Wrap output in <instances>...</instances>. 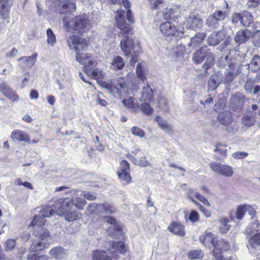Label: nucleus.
Instances as JSON below:
<instances>
[{
    "label": "nucleus",
    "instance_id": "obj_1",
    "mask_svg": "<svg viewBox=\"0 0 260 260\" xmlns=\"http://www.w3.org/2000/svg\"><path fill=\"white\" fill-rule=\"evenodd\" d=\"M103 85L108 93L120 99H121L124 94L128 92L127 85L124 77H117L111 82H105Z\"/></svg>",
    "mask_w": 260,
    "mask_h": 260
},
{
    "label": "nucleus",
    "instance_id": "obj_2",
    "mask_svg": "<svg viewBox=\"0 0 260 260\" xmlns=\"http://www.w3.org/2000/svg\"><path fill=\"white\" fill-rule=\"evenodd\" d=\"M192 59L196 64H200L205 59L202 67L206 72L213 65L214 56L207 46H204L193 53Z\"/></svg>",
    "mask_w": 260,
    "mask_h": 260
},
{
    "label": "nucleus",
    "instance_id": "obj_3",
    "mask_svg": "<svg viewBox=\"0 0 260 260\" xmlns=\"http://www.w3.org/2000/svg\"><path fill=\"white\" fill-rule=\"evenodd\" d=\"M67 42L70 49L77 52L76 55V60L80 64L84 63V61L87 59L86 57H88V55L80 53L78 51L85 49L87 46L85 40L77 36L72 35L68 38Z\"/></svg>",
    "mask_w": 260,
    "mask_h": 260
},
{
    "label": "nucleus",
    "instance_id": "obj_4",
    "mask_svg": "<svg viewBox=\"0 0 260 260\" xmlns=\"http://www.w3.org/2000/svg\"><path fill=\"white\" fill-rule=\"evenodd\" d=\"M35 238L30 246L32 251L42 250L47 247L48 239L50 237L49 231L47 229H40L34 231Z\"/></svg>",
    "mask_w": 260,
    "mask_h": 260
},
{
    "label": "nucleus",
    "instance_id": "obj_5",
    "mask_svg": "<svg viewBox=\"0 0 260 260\" xmlns=\"http://www.w3.org/2000/svg\"><path fill=\"white\" fill-rule=\"evenodd\" d=\"M64 26L69 29L84 32L90 28L89 20L85 15L76 16L69 21L63 20Z\"/></svg>",
    "mask_w": 260,
    "mask_h": 260
},
{
    "label": "nucleus",
    "instance_id": "obj_6",
    "mask_svg": "<svg viewBox=\"0 0 260 260\" xmlns=\"http://www.w3.org/2000/svg\"><path fill=\"white\" fill-rule=\"evenodd\" d=\"M217 119L225 131L234 134L238 130V123L234 121L233 114L230 111L220 112L217 116Z\"/></svg>",
    "mask_w": 260,
    "mask_h": 260
},
{
    "label": "nucleus",
    "instance_id": "obj_7",
    "mask_svg": "<svg viewBox=\"0 0 260 260\" xmlns=\"http://www.w3.org/2000/svg\"><path fill=\"white\" fill-rule=\"evenodd\" d=\"M86 211L90 214H113L116 210L111 204L107 203L103 204L91 203L88 206Z\"/></svg>",
    "mask_w": 260,
    "mask_h": 260
},
{
    "label": "nucleus",
    "instance_id": "obj_8",
    "mask_svg": "<svg viewBox=\"0 0 260 260\" xmlns=\"http://www.w3.org/2000/svg\"><path fill=\"white\" fill-rule=\"evenodd\" d=\"M229 15V11H215L208 16L206 20V24L209 27L217 28L219 27V22L223 21Z\"/></svg>",
    "mask_w": 260,
    "mask_h": 260
},
{
    "label": "nucleus",
    "instance_id": "obj_9",
    "mask_svg": "<svg viewBox=\"0 0 260 260\" xmlns=\"http://www.w3.org/2000/svg\"><path fill=\"white\" fill-rule=\"evenodd\" d=\"M105 221L110 224L107 230L108 235L115 239L122 236L121 226L116 222L115 218L110 216H105Z\"/></svg>",
    "mask_w": 260,
    "mask_h": 260
},
{
    "label": "nucleus",
    "instance_id": "obj_10",
    "mask_svg": "<svg viewBox=\"0 0 260 260\" xmlns=\"http://www.w3.org/2000/svg\"><path fill=\"white\" fill-rule=\"evenodd\" d=\"M129 163L125 160L121 161L117 174L123 184H127L131 182L132 177L129 174Z\"/></svg>",
    "mask_w": 260,
    "mask_h": 260
},
{
    "label": "nucleus",
    "instance_id": "obj_11",
    "mask_svg": "<svg viewBox=\"0 0 260 260\" xmlns=\"http://www.w3.org/2000/svg\"><path fill=\"white\" fill-rule=\"evenodd\" d=\"M115 20L117 27L121 30L120 33L123 34H128L132 30L129 24L126 23L125 21L124 10H117L115 16Z\"/></svg>",
    "mask_w": 260,
    "mask_h": 260
},
{
    "label": "nucleus",
    "instance_id": "obj_12",
    "mask_svg": "<svg viewBox=\"0 0 260 260\" xmlns=\"http://www.w3.org/2000/svg\"><path fill=\"white\" fill-rule=\"evenodd\" d=\"M210 166L212 171L223 176L231 177L233 174V169L229 166L212 161Z\"/></svg>",
    "mask_w": 260,
    "mask_h": 260
},
{
    "label": "nucleus",
    "instance_id": "obj_13",
    "mask_svg": "<svg viewBox=\"0 0 260 260\" xmlns=\"http://www.w3.org/2000/svg\"><path fill=\"white\" fill-rule=\"evenodd\" d=\"M244 102V96L240 92H237L230 100V108L234 111H239L243 108Z\"/></svg>",
    "mask_w": 260,
    "mask_h": 260
},
{
    "label": "nucleus",
    "instance_id": "obj_14",
    "mask_svg": "<svg viewBox=\"0 0 260 260\" xmlns=\"http://www.w3.org/2000/svg\"><path fill=\"white\" fill-rule=\"evenodd\" d=\"M0 92L12 102L17 101L19 100V96L16 92L13 90L10 87L5 83H0Z\"/></svg>",
    "mask_w": 260,
    "mask_h": 260
},
{
    "label": "nucleus",
    "instance_id": "obj_15",
    "mask_svg": "<svg viewBox=\"0 0 260 260\" xmlns=\"http://www.w3.org/2000/svg\"><path fill=\"white\" fill-rule=\"evenodd\" d=\"M76 5L71 0H61L59 2L58 12L61 14L72 13L75 11Z\"/></svg>",
    "mask_w": 260,
    "mask_h": 260
},
{
    "label": "nucleus",
    "instance_id": "obj_16",
    "mask_svg": "<svg viewBox=\"0 0 260 260\" xmlns=\"http://www.w3.org/2000/svg\"><path fill=\"white\" fill-rule=\"evenodd\" d=\"M239 65L231 63L225 72L224 80L227 83L231 82L239 73Z\"/></svg>",
    "mask_w": 260,
    "mask_h": 260
},
{
    "label": "nucleus",
    "instance_id": "obj_17",
    "mask_svg": "<svg viewBox=\"0 0 260 260\" xmlns=\"http://www.w3.org/2000/svg\"><path fill=\"white\" fill-rule=\"evenodd\" d=\"M226 35L221 31L213 32L207 39V43L210 46H216L223 41Z\"/></svg>",
    "mask_w": 260,
    "mask_h": 260
},
{
    "label": "nucleus",
    "instance_id": "obj_18",
    "mask_svg": "<svg viewBox=\"0 0 260 260\" xmlns=\"http://www.w3.org/2000/svg\"><path fill=\"white\" fill-rule=\"evenodd\" d=\"M202 22V19L198 15L191 14L187 18L186 21V27L191 29H195L201 27Z\"/></svg>",
    "mask_w": 260,
    "mask_h": 260
},
{
    "label": "nucleus",
    "instance_id": "obj_19",
    "mask_svg": "<svg viewBox=\"0 0 260 260\" xmlns=\"http://www.w3.org/2000/svg\"><path fill=\"white\" fill-rule=\"evenodd\" d=\"M121 50L125 53V55L128 56L132 50L134 49L133 40L128 36H124L120 42Z\"/></svg>",
    "mask_w": 260,
    "mask_h": 260
},
{
    "label": "nucleus",
    "instance_id": "obj_20",
    "mask_svg": "<svg viewBox=\"0 0 260 260\" xmlns=\"http://www.w3.org/2000/svg\"><path fill=\"white\" fill-rule=\"evenodd\" d=\"M161 32L166 36H174L177 30L175 25L171 22L162 23L159 26Z\"/></svg>",
    "mask_w": 260,
    "mask_h": 260
},
{
    "label": "nucleus",
    "instance_id": "obj_21",
    "mask_svg": "<svg viewBox=\"0 0 260 260\" xmlns=\"http://www.w3.org/2000/svg\"><path fill=\"white\" fill-rule=\"evenodd\" d=\"M73 205H74L73 202H72V198L70 199H66L64 200H60L57 203V213L59 215H61L62 214H64L67 210L68 208H71Z\"/></svg>",
    "mask_w": 260,
    "mask_h": 260
},
{
    "label": "nucleus",
    "instance_id": "obj_22",
    "mask_svg": "<svg viewBox=\"0 0 260 260\" xmlns=\"http://www.w3.org/2000/svg\"><path fill=\"white\" fill-rule=\"evenodd\" d=\"M252 35V32L248 29L238 31L234 36V40L238 44H241L247 41Z\"/></svg>",
    "mask_w": 260,
    "mask_h": 260
},
{
    "label": "nucleus",
    "instance_id": "obj_23",
    "mask_svg": "<svg viewBox=\"0 0 260 260\" xmlns=\"http://www.w3.org/2000/svg\"><path fill=\"white\" fill-rule=\"evenodd\" d=\"M37 60V54H34L30 56H23L19 58L20 61L19 66L21 68L25 69L26 68L32 67Z\"/></svg>",
    "mask_w": 260,
    "mask_h": 260
},
{
    "label": "nucleus",
    "instance_id": "obj_24",
    "mask_svg": "<svg viewBox=\"0 0 260 260\" xmlns=\"http://www.w3.org/2000/svg\"><path fill=\"white\" fill-rule=\"evenodd\" d=\"M200 240L205 246L210 247V245L214 246L216 238L212 233L206 231L200 236Z\"/></svg>",
    "mask_w": 260,
    "mask_h": 260
},
{
    "label": "nucleus",
    "instance_id": "obj_25",
    "mask_svg": "<svg viewBox=\"0 0 260 260\" xmlns=\"http://www.w3.org/2000/svg\"><path fill=\"white\" fill-rule=\"evenodd\" d=\"M107 244L109 246H107V249L111 252L119 250L120 253H122L126 250L124 243L122 241H117L116 242L109 241Z\"/></svg>",
    "mask_w": 260,
    "mask_h": 260
},
{
    "label": "nucleus",
    "instance_id": "obj_26",
    "mask_svg": "<svg viewBox=\"0 0 260 260\" xmlns=\"http://www.w3.org/2000/svg\"><path fill=\"white\" fill-rule=\"evenodd\" d=\"M242 124L247 128L254 125L256 121V115L251 112L244 114L241 119Z\"/></svg>",
    "mask_w": 260,
    "mask_h": 260
},
{
    "label": "nucleus",
    "instance_id": "obj_27",
    "mask_svg": "<svg viewBox=\"0 0 260 260\" xmlns=\"http://www.w3.org/2000/svg\"><path fill=\"white\" fill-rule=\"evenodd\" d=\"M158 126L160 128L164 131L169 135L173 133V126L170 125L165 120L163 119L161 117L157 116L155 117Z\"/></svg>",
    "mask_w": 260,
    "mask_h": 260
},
{
    "label": "nucleus",
    "instance_id": "obj_28",
    "mask_svg": "<svg viewBox=\"0 0 260 260\" xmlns=\"http://www.w3.org/2000/svg\"><path fill=\"white\" fill-rule=\"evenodd\" d=\"M44 217L40 213L36 215L30 223V225L34 228V231H39L40 229H46L43 226L44 225L45 220Z\"/></svg>",
    "mask_w": 260,
    "mask_h": 260
},
{
    "label": "nucleus",
    "instance_id": "obj_29",
    "mask_svg": "<svg viewBox=\"0 0 260 260\" xmlns=\"http://www.w3.org/2000/svg\"><path fill=\"white\" fill-rule=\"evenodd\" d=\"M11 138L13 140H16L19 142H30L28 135L18 129L14 130L12 132Z\"/></svg>",
    "mask_w": 260,
    "mask_h": 260
},
{
    "label": "nucleus",
    "instance_id": "obj_30",
    "mask_svg": "<svg viewBox=\"0 0 260 260\" xmlns=\"http://www.w3.org/2000/svg\"><path fill=\"white\" fill-rule=\"evenodd\" d=\"M168 229L171 232L180 236H184L185 234L184 226L178 222H172Z\"/></svg>",
    "mask_w": 260,
    "mask_h": 260
},
{
    "label": "nucleus",
    "instance_id": "obj_31",
    "mask_svg": "<svg viewBox=\"0 0 260 260\" xmlns=\"http://www.w3.org/2000/svg\"><path fill=\"white\" fill-rule=\"evenodd\" d=\"M206 36V32L198 33L190 39V42L188 44L189 47L196 48L202 44Z\"/></svg>",
    "mask_w": 260,
    "mask_h": 260
},
{
    "label": "nucleus",
    "instance_id": "obj_32",
    "mask_svg": "<svg viewBox=\"0 0 260 260\" xmlns=\"http://www.w3.org/2000/svg\"><path fill=\"white\" fill-rule=\"evenodd\" d=\"M49 254L55 258L62 259L66 257L67 252L62 247L56 246L50 250Z\"/></svg>",
    "mask_w": 260,
    "mask_h": 260
},
{
    "label": "nucleus",
    "instance_id": "obj_33",
    "mask_svg": "<svg viewBox=\"0 0 260 260\" xmlns=\"http://www.w3.org/2000/svg\"><path fill=\"white\" fill-rule=\"evenodd\" d=\"M153 98L152 90L150 86L147 84L143 87L142 92L141 101L150 102Z\"/></svg>",
    "mask_w": 260,
    "mask_h": 260
},
{
    "label": "nucleus",
    "instance_id": "obj_34",
    "mask_svg": "<svg viewBox=\"0 0 260 260\" xmlns=\"http://www.w3.org/2000/svg\"><path fill=\"white\" fill-rule=\"evenodd\" d=\"M70 193L73 195L82 196L84 198L90 201L95 200L96 199V196L94 192L85 191H82L77 189H72L70 191Z\"/></svg>",
    "mask_w": 260,
    "mask_h": 260
},
{
    "label": "nucleus",
    "instance_id": "obj_35",
    "mask_svg": "<svg viewBox=\"0 0 260 260\" xmlns=\"http://www.w3.org/2000/svg\"><path fill=\"white\" fill-rule=\"evenodd\" d=\"M248 68L252 72H255L260 69V56L255 55L252 58L250 62L247 63Z\"/></svg>",
    "mask_w": 260,
    "mask_h": 260
},
{
    "label": "nucleus",
    "instance_id": "obj_36",
    "mask_svg": "<svg viewBox=\"0 0 260 260\" xmlns=\"http://www.w3.org/2000/svg\"><path fill=\"white\" fill-rule=\"evenodd\" d=\"M64 214L66 220L68 221H73L82 217V214L77 211L67 210Z\"/></svg>",
    "mask_w": 260,
    "mask_h": 260
},
{
    "label": "nucleus",
    "instance_id": "obj_37",
    "mask_svg": "<svg viewBox=\"0 0 260 260\" xmlns=\"http://www.w3.org/2000/svg\"><path fill=\"white\" fill-rule=\"evenodd\" d=\"M253 21V16L248 11L241 12V24L245 26L248 27Z\"/></svg>",
    "mask_w": 260,
    "mask_h": 260
},
{
    "label": "nucleus",
    "instance_id": "obj_38",
    "mask_svg": "<svg viewBox=\"0 0 260 260\" xmlns=\"http://www.w3.org/2000/svg\"><path fill=\"white\" fill-rule=\"evenodd\" d=\"M111 64L113 70H120L123 68L125 62L122 57L119 56H116L113 57Z\"/></svg>",
    "mask_w": 260,
    "mask_h": 260
},
{
    "label": "nucleus",
    "instance_id": "obj_39",
    "mask_svg": "<svg viewBox=\"0 0 260 260\" xmlns=\"http://www.w3.org/2000/svg\"><path fill=\"white\" fill-rule=\"evenodd\" d=\"M55 209H57L56 205H52L51 206H46L41 210L39 213L44 217H49L55 213Z\"/></svg>",
    "mask_w": 260,
    "mask_h": 260
},
{
    "label": "nucleus",
    "instance_id": "obj_40",
    "mask_svg": "<svg viewBox=\"0 0 260 260\" xmlns=\"http://www.w3.org/2000/svg\"><path fill=\"white\" fill-rule=\"evenodd\" d=\"M92 260H112L103 250H94L92 252Z\"/></svg>",
    "mask_w": 260,
    "mask_h": 260
},
{
    "label": "nucleus",
    "instance_id": "obj_41",
    "mask_svg": "<svg viewBox=\"0 0 260 260\" xmlns=\"http://www.w3.org/2000/svg\"><path fill=\"white\" fill-rule=\"evenodd\" d=\"M72 195L73 196L72 197V202H73L74 205L79 210H83L87 203L86 200L79 197H76L77 195H73L72 194Z\"/></svg>",
    "mask_w": 260,
    "mask_h": 260
},
{
    "label": "nucleus",
    "instance_id": "obj_42",
    "mask_svg": "<svg viewBox=\"0 0 260 260\" xmlns=\"http://www.w3.org/2000/svg\"><path fill=\"white\" fill-rule=\"evenodd\" d=\"M248 243L252 248L255 249L260 246V233L250 237L248 240Z\"/></svg>",
    "mask_w": 260,
    "mask_h": 260
},
{
    "label": "nucleus",
    "instance_id": "obj_43",
    "mask_svg": "<svg viewBox=\"0 0 260 260\" xmlns=\"http://www.w3.org/2000/svg\"><path fill=\"white\" fill-rule=\"evenodd\" d=\"M122 104L127 108L135 111L138 109V105L135 104L132 98H130L128 99H124L122 101Z\"/></svg>",
    "mask_w": 260,
    "mask_h": 260
},
{
    "label": "nucleus",
    "instance_id": "obj_44",
    "mask_svg": "<svg viewBox=\"0 0 260 260\" xmlns=\"http://www.w3.org/2000/svg\"><path fill=\"white\" fill-rule=\"evenodd\" d=\"M204 256V253L201 250H194L188 253V256L190 259H201Z\"/></svg>",
    "mask_w": 260,
    "mask_h": 260
},
{
    "label": "nucleus",
    "instance_id": "obj_45",
    "mask_svg": "<svg viewBox=\"0 0 260 260\" xmlns=\"http://www.w3.org/2000/svg\"><path fill=\"white\" fill-rule=\"evenodd\" d=\"M219 222V229L221 233H226L230 230L231 225L228 224L229 221L227 218H221Z\"/></svg>",
    "mask_w": 260,
    "mask_h": 260
},
{
    "label": "nucleus",
    "instance_id": "obj_46",
    "mask_svg": "<svg viewBox=\"0 0 260 260\" xmlns=\"http://www.w3.org/2000/svg\"><path fill=\"white\" fill-rule=\"evenodd\" d=\"M255 83V82L254 79L252 78H249L247 79L244 85V89L247 93H253L254 86H255L254 85Z\"/></svg>",
    "mask_w": 260,
    "mask_h": 260
},
{
    "label": "nucleus",
    "instance_id": "obj_47",
    "mask_svg": "<svg viewBox=\"0 0 260 260\" xmlns=\"http://www.w3.org/2000/svg\"><path fill=\"white\" fill-rule=\"evenodd\" d=\"M229 247V244L222 239L216 240L214 245V247L222 250L227 249Z\"/></svg>",
    "mask_w": 260,
    "mask_h": 260
},
{
    "label": "nucleus",
    "instance_id": "obj_48",
    "mask_svg": "<svg viewBox=\"0 0 260 260\" xmlns=\"http://www.w3.org/2000/svg\"><path fill=\"white\" fill-rule=\"evenodd\" d=\"M122 4L123 6L126 9H127L126 12V19L129 22L132 23L134 22V20L132 15V12L129 9L130 7V3L128 0H122Z\"/></svg>",
    "mask_w": 260,
    "mask_h": 260
},
{
    "label": "nucleus",
    "instance_id": "obj_49",
    "mask_svg": "<svg viewBox=\"0 0 260 260\" xmlns=\"http://www.w3.org/2000/svg\"><path fill=\"white\" fill-rule=\"evenodd\" d=\"M226 145L221 143L217 144L215 146V152H218L223 157L227 155V149H226Z\"/></svg>",
    "mask_w": 260,
    "mask_h": 260
},
{
    "label": "nucleus",
    "instance_id": "obj_50",
    "mask_svg": "<svg viewBox=\"0 0 260 260\" xmlns=\"http://www.w3.org/2000/svg\"><path fill=\"white\" fill-rule=\"evenodd\" d=\"M259 225V222L257 220H254L251 224L246 228L245 231L247 234H251L255 231H257V228Z\"/></svg>",
    "mask_w": 260,
    "mask_h": 260
},
{
    "label": "nucleus",
    "instance_id": "obj_51",
    "mask_svg": "<svg viewBox=\"0 0 260 260\" xmlns=\"http://www.w3.org/2000/svg\"><path fill=\"white\" fill-rule=\"evenodd\" d=\"M94 68H88L84 71L85 74L89 77H91L94 79H95L101 75L100 71H98L97 69H93Z\"/></svg>",
    "mask_w": 260,
    "mask_h": 260
},
{
    "label": "nucleus",
    "instance_id": "obj_52",
    "mask_svg": "<svg viewBox=\"0 0 260 260\" xmlns=\"http://www.w3.org/2000/svg\"><path fill=\"white\" fill-rule=\"evenodd\" d=\"M47 43L52 46L56 43V38L52 30L50 28L47 30Z\"/></svg>",
    "mask_w": 260,
    "mask_h": 260
},
{
    "label": "nucleus",
    "instance_id": "obj_53",
    "mask_svg": "<svg viewBox=\"0 0 260 260\" xmlns=\"http://www.w3.org/2000/svg\"><path fill=\"white\" fill-rule=\"evenodd\" d=\"M252 41L255 46L260 45V30H256L253 34L252 33Z\"/></svg>",
    "mask_w": 260,
    "mask_h": 260
},
{
    "label": "nucleus",
    "instance_id": "obj_54",
    "mask_svg": "<svg viewBox=\"0 0 260 260\" xmlns=\"http://www.w3.org/2000/svg\"><path fill=\"white\" fill-rule=\"evenodd\" d=\"M141 111L145 114L149 115L153 113V110L148 103L142 104L140 106Z\"/></svg>",
    "mask_w": 260,
    "mask_h": 260
},
{
    "label": "nucleus",
    "instance_id": "obj_55",
    "mask_svg": "<svg viewBox=\"0 0 260 260\" xmlns=\"http://www.w3.org/2000/svg\"><path fill=\"white\" fill-rule=\"evenodd\" d=\"M86 58L87 59H86L84 61V63L83 64L84 66V71L88 69V68H94L96 64L95 60L91 59L89 56L86 57Z\"/></svg>",
    "mask_w": 260,
    "mask_h": 260
},
{
    "label": "nucleus",
    "instance_id": "obj_56",
    "mask_svg": "<svg viewBox=\"0 0 260 260\" xmlns=\"http://www.w3.org/2000/svg\"><path fill=\"white\" fill-rule=\"evenodd\" d=\"M245 212H246V205L239 206L236 211V217L238 219H241Z\"/></svg>",
    "mask_w": 260,
    "mask_h": 260
},
{
    "label": "nucleus",
    "instance_id": "obj_57",
    "mask_svg": "<svg viewBox=\"0 0 260 260\" xmlns=\"http://www.w3.org/2000/svg\"><path fill=\"white\" fill-rule=\"evenodd\" d=\"M131 132L134 135L140 138H143L145 136L144 131L137 126H133L131 129Z\"/></svg>",
    "mask_w": 260,
    "mask_h": 260
},
{
    "label": "nucleus",
    "instance_id": "obj_58",
    "mask_svg": "<svg viewBox=\"0 0 260 260\" xmlns=\"http://www.w3.org/2000/svg\"><path fill=\"white\" fill-rule=\"evenodd\" d=\"M28 260H49V257L46 255L38 256L36 253H32L28 255Z\"/></svg>",
    "mask_w": 260,
    "mask_h": 260
},
{
    "label": "nucleus",
    "instance_id": "obj_59",
    "mask_svg": "<svg viewBox=\"0 0 260 260\" xmlns=\"http://www.w3.org/2000/svg\"><path fill=\"white\" fill-rule=\"evenodd\" d=\"M136 73L139 78L142 81L144 82V79H145V78L144 76V70L141 64L139 63L137 64L136 68Z\"/></svg>",
    "mask_w": 260,
    "mask_h": 260
},
{
    "label": "nucleus",
    "instance_id": "obj_60",
    "mask_svg": "<svg viewBox=\"0 0 260 260\" xmlns=\"http://www.w3.org/2000/svg\"><path fill=\"white\" fill-rule=\"evenodd\" d=\"M10 9L0 8V17L2 19H6L9 17Z\"/></svg>",
    "mask_w": 260,
    "mask_h": 260
},
{
    "label": "nucleus",
    "instance_id": "obj_61",
    "mask_svg": "<svg viewBox=\"0 0 260 260\" xmlns=\"http://www.w3.org/2000/svg\"><path fill=\"white\" fill-rule=\"evenodd\" d=\"M248 153L243 151H237L232 154V156L235 159H242L248 155Z\"/></svg>",
    "mask_w": 260,
    "mask_h": 260
},
{
    "label": "nucleus",
    "instance_id": "obj_62",
    "mask_svg": "<svg viewBox=\"0 0 260 260\" xmlns=\"http://www.w3.org/2000/svg\"><path fill=\"white\" fill-rule=\"evenodd\" d=\"M241 12L235 13L231 16V21L233 24H236L239 21L241 22Z\"/></svg>",
    "mask_w": 260,
    "mask_h": 260
},
{
    "label": "nucleus",
    "instance_id": "obj_63",
    "mask_svg": "<svg viewBox=\"0 0 260 260\" xmlns=\"http://www.w3.org/2000/svg\"><path fill=\"white\" fill-rule=\"evenodd\" d=\"M195 197L201 202H202L204 205L207 206H210V204L208 202V200L204 197L200 195L198 192L194 193Z\"/></svg>",
    "mask_w": 260,
    "mask_h": 260
},
{
    "label": "nucleus",
    "instance_id": "obj_64",
    "mask_svg": "<svg viewBox=\"0 0 260 260\" xmlns=\"http://www.w3.org/2000/svg\"><path fill=\"white\" fill-rule=\"evenodd\" d=\"M213 254L215 260H220L222 257V250L218 249L214 247L213 250Z\"/></svg>",
    "mask_w": 260,
    "mask_h": 260
}]
</instances>
